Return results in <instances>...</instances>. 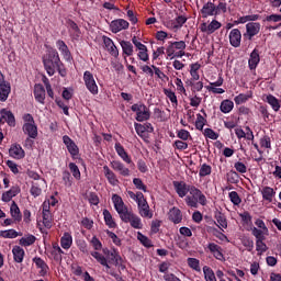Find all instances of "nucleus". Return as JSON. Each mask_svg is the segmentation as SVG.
Segmentation results:
<instances>
[{"label": "nucleus", "instance_id": "obj_1", "mask_svg": "<svg viewBox=\"0 0 281 281\" xmlns=\"http://www.w3.org/2000/svg\"><path fill=\"white\" fill-rule=\"evenodd\" d=\"M112 203L114 204V209L123 223H130L131 227L134 229H142V227H144V224H142V218L137 216V214L133 213V211H128V206L124 204L122 196L113 194Z\"/></svg>", "mask_w": 281, "mask_h": 281}, {"label": "nucleus", "instance_id": "obj_2", "mask_svg": "<svg viewBox=\"0 0 281 281\" xmlns=\"http://www.w3.org/2000/svg\"><path fill=\"white\" fill-rule=\"evenodd\" d=\"M43 65L44 69L46 70V74L48 76H54V74H56V67L63 65V61H60V55L58 54V50H56L55 48H49L43 56Z\"/></svg>", "mask_w": 281, "mask_h": 281}, {"label": "nucleus", "instance_id": "obj_3", "mask_svg": "<svg viewBox=\"0 0 281 281\" xmlns=\"http://www.w3.org/2000/svg\"><path fill=\"white\" fill-rule=\"evenodd\" d=\"M189 194L191 195H187L186 198V203L189 207H199V203L200 205H207V198L196 187L191 186Z\"/></svg>", "mask_w": 281, "mask_h": 281}, {"label": "nucleus", "instance_id": "obj_4", "mask_svg": "<svg viewBox=\"0 0 281 281\" xmlns=\"http://www.w3.org/2000/svg\"><path fill=\"white\" fill-rule=\"evenodd\" d=\"M131 111H133V113H136V122H148V120H150V108L146 106V104L142 102L134 103L131 106Z\"/></svg>", "mask_w": 281, "mask_h": 281}, {"label": "nucleus", "instance_id": "obj_5", "mask_svg": "<svg viewBox=\"0 0 281 281\" xmlns=\"http://www.w3.org/2000/svg\"><path fill=\"white\" fill-rule=\"evenodd\" d=\"M83 82H85L86 89H88V91L92 95H98V93H100L98 83L95 82V78L93 77V74L91 71L86 70L83 72Z\"/></svg>", "mask_w": 281, "mask_h": 281}, {"label": "nucleus", "instance_id": "obj_6", "mask_svg": "<svg viewBox=\"0 0 281 281\" xmlns=\"http://www.w3.org/2000/svg\"><path fill=\"white\" fill-rule=\"evenodd\" d=\"M132 43L136 47V52H138V60H143V63H148L150 60V56L148 55V47L142 44L137 36L132 37Z\"/></svg>", "mask_w": 281, "mask_h": 281}, {"label": "nucleus", "instance_id": "obj_7", "mask_svg": "<svg viewBox=\"0 0 281 281\" xmlns=\"http://www.w3.org/2000/svg\"><path fill=\"white\" fill-rule=\"evenodd\" d=\"M24 135H27L29 138L25 139V144H34L32 139L38 137V126L36 123H24L22 126Z\"/></svg>", "mask_w": 281, "mask_h": 281}, {"label": "nucleus", "instance_id": "obj_8", "mask_svg": "<svg viewBox=\"0 0 281 281\" xmlns=\"http://www.w3.org/2000/svg\"><path fill=\"white\" fill-rule=\"evenodd\" d=\"M204 250L212 254L215 260H220V262H225V255L223 254V247L218 246L216 243H209Z\"/></svg>", "mask_w": 281, "mask_h": 281}, {"label": "nucleus", "instance_id": "obj_9", "mask_svg": "<svg viewBox=\"0 0 281 281\" xmlns=\"http://www.w3.org/2000/svg\"><path fill=\"white\" fill-rule=\"evenodd\" d=\"M260 23L259 22H248L246 24V32L244 33V38L246 41H254V36L260 34Z\"/></svg>", "mask_w": 281, "mask_h": 281}, {"label": "nucleus", "instance_id": "obj_10", "mask_svg": "<svg viewBox=\"0 0 281 281\" xmlns=\"http://www.w3.org/2000/svg\"><path fill=\"white\" fill-rule=\"evenodd\" d=\"M45 186H47V182L43 178L35 177L34 181L32 182L30 193L35 199H36V196H41V194H43V188H45Z\"/></svg>", "mask_w": 281, "mask_h": 281}, {"label": "nucleus", "instance_id": "obj_11", "mask_svg": "<svg viewBox=\"0 0 281 281\" xmlns=\"http://www.w3.org/2000/svg\"><path fill=\"white\" fill-rule=\"evenodd\" d=\"M63 143L65 144L68 153L71 155L72 159H76L80 155V148L76 145V142L71 139L68 135L63 136Z\"/></svg>", "mask_w": 281, "mask_h": 281}, {"label": "nucleus", "instance_id": "obj_12", "mask_svg": "<svg viewBox=\"0 0 281 281\" xmlns=\"http://www.w3.org/2000/svg\"><path fill=\"white\" fill-rule=\"evenodd\" d=\"M103 254H105V258L109 265H114L115 267H120V265H122V256H120L117 249H106L103 250Z\"/></svg>", "mask_w": 281, "mask_h": 281}, {"label": "nucleus", "instance_id": "obj_13", "mask_svg": "<svg viewBox=\"0 0 281 281\" xmlns=\"http://www.w3.org/2000/svg\"><path fill=\"white\" fill-rule=\"evenodd\" d=\"M114 148H115L116 154L119 155V157H121V159L125 164H127V166H130V168L135 167V164L133 162V159L131 158V156L128 155L126 149H124V146L121 143H115Z\"/></svg>", "mask_w": 281, "mask_h": 281}, {"label": "nucleus", "instance_id": "obj_14", "mask_svg": "<svg viewBox=\"0 0 281 281\" xmlns=\"http://www.w3.org/2000/svg\"><path fill=\"white\" fill-rule=\"evenodd\" d=\"M136 203L138 205V214L143 218H153V212H150V205H148V201L144 199V195Z\"/></svg>", "mask_w": 281, "mask_h": 281}, {"label": "nucleus", "instance_id": "obj_15", "mask_svg": "<svg viewBox=\"0 0 281 281\" xmlns=\"http://www.w3.org/2000/svg\"><path fill=\"white\" fill-rule=\"evenodd\" d=\"M221 27H223V24L217 20H212L210 24H207V22H204L200 25L201 32H203L204 34H207L209 36L211 34H214L216 30H221Z\"/></svg>", "mask_w": 281, "mask_h": 281}, {"label": "nucleus", "instance_id": "obj_16", "mask_svg": "<svg viewBox=\"0 0 281 281\" xmlns=\"http://www.w3.org/2000/svg\"><path fill=\"white\" fill-rule=\"evenodd\" d=\"M187 45L184 41L179 42H168V46L166 49L167 56L169 58H172L175 56V53L178 50L183 52L186 49Z\"/></svg>", "mask_w": 281, "mask_h": 281}, {"label": "nucleus", "instance_id": "obj_17", "mask_svg": "<svg viewBox=\"0 0 281 281\" xmlns=\"http://www.w3.org/2000/svg\"><path fill=\"white\" fill-rule=\"evenodd\" d=\"M66 25L68 27V32L72 41H79L82 32L80 31V27L78 26V24L74 22V20L68 19L66 21Z\"/></svg>", "mask_w": 281, "mask_h": 281}, {"label": "nucleus", "instance_id": "obj_18", "mask_svg": "<svg viewBox=\"0 0 281 281\" xmlns=\"http://www.w3.org/2000/svg\"><path fill=\"white\" fill-rule=\"evenodd\" d=\"M128 21L124 19H116L110 23V30L112 34H117V32H122V30H128Z\"/></svg>", "mask_w": 281, "mask_h": 281}, {"label": "nucleus", "instance_id": "obj_19", "mask_svg": "<svg viewBox=\"0 0 281 281\" xmlns=\"http://www.w3.org/2000/svg\"><path fill=\"white\" fill-rule=\"evenodd\" d=\"M228 38L232 47L238 48L240 47V43H243V33L238 29H233L229 32Z\"/></svg>", "mask_w": 281, "mask_h": 281}, {"label": "nucleus", "instance_id": "obj_20", "mask_svg": "<svg viewBox=\"0 0 281 281\" xmlns=\"http://www.w3.org/2000/svg\"><path fill=\"white\" fill-rule=\"evenodd\" d=\"M258 65H260V50H258V48H254L248 59V67L250 71H256Z\"/></svg>", "mask_w": 281, "mask_h": 281}, {"label": "nucleus", "instance_id": "obj_21", "mask_svg": "<svg viewBox=\"0 0 281 281\" xmlns=\"http://www.w3.org/2000/svg\"><path fill=\"white\" fill-rule=\"evenodd\" d=\"M173 188L178 196H180V199H183V196H187L188 192H190V188H192V186H188L183 181H173Z\"/></svg>", "mask_w": 281, "mask_h": 281}, {"label": "nucleus", "instance_id": "obj_22", "mask_svg": "<svg viewBox=\"0 0 281 281\" xmlns=\"http://www.w3.org/2000/svg\"><path fill=\"white\" fill-rule=\"evenodd\" d=\"M202 19L207 16H216V4L214 2H206L201 9Z\"/></svg>", "mask_w": 281, "mask_h": 281}, {"label": "nucleus", "instance_id": "obj_23", "mask_svg": "<svg viewBox=\"0 0 281 281\" xmlns=\"http://www.w3.org/2000/svg\"><path fill=\"white\" fill-rule=\"evenodd\" d=\"M223 82H225V80L223 79V77L220 76L216 81L210 82L211 86H206L205 88L207 89V91H211L212 93L223 94L225 93V89L216 88L223 87Z\"/></svg>", "mask_w": 281, "mask_h": 281}, {"label": "nucleus", "instance_id": "obj_24", "mask_svg": "<svg viewBox=\"0 0 281 281\" xmlns=\"http://www.w3.org/2000/svg\"><path fill=\"white\" fill-rule=\"evenodd\" d=\"M111 168L112 170H115V172H119V175H122V177H128V175H131V170H128V168H126L120 160L111 161Z\"/></svg>", "mask_w": 281, "mask_h": 281}, {"label": "nucleus", "instance_id": "obj_25", "mask_svg": "<svg viewBox=\"0 0 281 281\" xmlns=\"http://www.w3.org/2000/svg\"><path fill=\"white\" fill-rule=\"evenodd\" d=\"M9 155L13 159H23L25 157V150H23L20 144H13L9 149Z\"/></svg>", "mask_w": 281, "mask_h": 281}, {"label": "nucleus", "instance_id": "obj_26", "mask_svg": "<svg viewBox=\"0 0 281 281\" xmlns=\"http://www.w3.org/2000/svg\"><path fill=\"white\" fill-rule=\"evenodd\" d=\"M33 262L35 263L37 269H41L40 270V276L45 278V276L49 271V266L47 265V262H45V260H43V258H41V257L33 258Z\"/></svg>", "mask_w": 281, "mask_h": 281}, {"label": "nucleus", "instance_id": "obj_27", "mask_svg": "<svg viewBox=\"0 0 281 281\" xmlns=\"http://www.w3.org/2000/svg\"><path fill=\"white\" fill-rule=\"evenodd\" d=\"M120 45L122 47V56L126 63V58H128L130 56H133L134 53V48H133V43H131L130 41H121Z\"/></svg>", "mask_w": 281, "mask_h": 281}, {"label": "nucleus", "instance_id": "obj_28", "mask_svg": "<svg viewBox=\"0 0 281 281\" xmlns=\"http://www.w3.org/2000/svg\"><path fill=\"white\" fill-rule=\"evenodd\" d=\"M33 93L36 102L45 104V87L43 85H35Z\"/></svg>", "mask_w": 281, "mask_h": 281}, {"label": "nucleus", "instance_id": "obj_29", "mask_svg": "<svg viewBox=\"0 0 281 281\" xmlns=\"http://www.w3.org/2000/svg\"><path fill=\"white\" fill-rule=\"evenodd\" d=\"M56 47L60 52L61 56H64L65 60H69L71 58V52L69 50V46L63 40H58L56 42Z\"/></svg>", "mask_w": 281, "mask_h": 281}, {"label": "nucleus", "instance_id": "obj_30", "mask_svg": "<svg viewBox=\"0 0 281 281\" xmlns=\"http://www.w3.org/2000/svg\"><path fill=\"white\" fill-rule=\"evenodd\" d=\"M11 91L12 87L10 86V82L3 81L0 83V102H5L10 97Z\"/></svg>", "mask_w": 281, "mask_h": 281}, {"label": "nucleus", "instance_id": "obj_31", "mask_svg": "<svg viewBox=\"0 0 281 281\" xmlns=\"http://www.w3.org/2000/svg\"><path fill=\"white\" fill-rule=\"evenodd\" d=\"M169 221H171V223H175V225H179V223L183 221V215L181 214V210L177 207H172L169 211Z\"/></svg>", "mask_w": 281, "mask_h": 281}, {"label": "nucleus", "instance_id": "obj_32", "mask_svg": "<svg viewBox=\"0 0 281 281\" xmlns=\"http://www.w3.org/2000/svg\"><path fill=\"white\" fill-rule=\"evenodd\" d=\"M12 254L14 262L21 265V262H23V259L25 258V250L21 246H14L12 248Z\"/></svg>", "mask_w": 281, "mask_h": 281}, {"label": "nucleus", "instance_id": "obj_33", "mask_svg": "<svg viewBox=\"0 0 281 281\" xmlns=\"http://www.w3.org/2000/svg\"><path fill=\"white\" fill-rule=\"evenodd\" d=\"M103 218L105 225L109 226L110 229H115V227H117V223H115V220H113V215L106 209L103 210Z\"/></svg>", "mask_w": 281, "mask_h": 281}, {"label": "nucleus", "instance_id": "obj_34", "mask_svg": "<svg viewBox=\"0 0 281 281\" xmlns=\"http://www.w3.org/2000/svg\"><path fill=\"white\" fill-rule=\"evenodd\" d=\"M0 115H4V122H7V124H9L10 126H16V119L14 117L12 111L2 109L0 111Z\"/></svg>", "mask_w": 281, "mask_h": 281}, {"label": "nucleus", "instance_id": "obj_35", "mask_svg": "<svg viewBox=\"0 0 281 281\" xmlns=\"http://www.w3.org/2000/svg\"><path fill=\"white\" fill-rule=\"evenodd\" d=\"M265 102L270 104L271 109L273 111H276V113H278V111H280V108H281L280 100H278V98L273 97V94H268L266 97Z\"/></svg>", "mask_w": 281, "mask_h": 281}, {"label": "nucleus", "instance_id": "obj_36", "mask_svg": "<svg viewBox=\"0 0 281 281\" xmlns=\"http://www.w3.org/2000/svg\"><path fill=\"white\" fill-rule=\"evenodd\" d=\"M90 256H92V258H95L97 262H100L102 267H105L106 271L111 269V266H109V262L106 260V257H104V255L98 251H91Z\"/></svg>", "mask_w": 281, "mask_h": 281}, {"label": "nucleus", "instance_id": "obj_37", "mask_svg": "<svg viewBox=\"0 0 281 281\" xmlns=\"http://www.w3.org/2000/svg\"><path fill=\"white\" fill-rule=\"evenodd\" d=\"M263 201H268V203H273V196H276V191L271 187H265L261 190Z\"/></svg>", "mask_w": 281, "mask_h": 281}, {"label": "nucleus", "instance_id": "obj_38", "mask_svg": "<svg viewBox=\"0 0 281 281\" xmlns=\"http://www.w3.org/2000/svg\"><path fill=\"white\" fill-rule=\"evenodd\" d=\"M60 245L63 249H71V245H74V237L69 233H64L60 238Z\"/></svg>", "mask_w": 281, "mask_h": 281}, {"label": "nucleus", "instance_id": "obj_39", "mask_svg": "<svg viewBox=\"0 0 281 281\" xmlns=\"http://www.w3.org/2000/svg\"><path fill=\"white\" fill-rule=\"evenodd\" d=\"M254 98V93L251 91L245 93H239L237 97L234 98V102L237 105L245 104V102H248Z\"/></svg>", "mask_w": 281, "mask_h": 281}, {"label": "nucleus", "instance_id": "obj_40", "mask_svg": "<svg viewBox=\"0 0 281 281\" xmlns=\"http://www.w3.org/2000/svg\"><path fill=\"white\" fill-rule=\"evenodd\" d=\"M220 111L225 114L232 113V111H234V101L229 99L223 100L220 105Z\"/></svg>", "mask_w": 281, "mask_h": 281}, {"label": "nucleus", "instance_id": "obj_41", "mask_svg": "<svg viewBox=\"0 0 281 281\" xmlns=\"http://www.w3.org/2000/svg\"><path fill=\"white\" fill-rule=\"evenodd\" d=\"M165 95L170 100L172 106H179V100L177 99V94L171 89H164Z\"/></svg>", "mask_w": 281, "mask_h": 281}, {"label": "nucleus", "instance_id": "obj_42", "mask_svg": "<svg viewBox=\"0 0 281 281\" xmlns=\"http://www.w3.org/2000/svg\"><path fill=\"white\" fill-rule=\"evenodd\" d=\"M21 247H30L36 243V236L34 235H27L26 237H22L19 240Z\"/></svg>", "mask_w": 281, "mask_h": 281}, {"label": "nucleus", "instance_id": "obj_43", "mask_svg": "<svg viewBox=\"0 0 281 281\" xmlns=\"http://www.w3.org/2000/svg\"><path fill=\"white\" fill-rule=\"evenodd\" d=\"M10 212H11V216H12V218H14V221H18V222L21 221V218H22L21 210L19 209V205L16 204V202H13L11 204Z\"/></svg>", "mask_w": 281, "mask_h": 281}, {"label": "nucleus", "instance_id": "obj_44", "mask_svg": "<svg viewBox=\"0 0 281 281\" xmlns=\"http://www.w3.org/2000/svg\"><path fill=\"white\" fill-rule=\"evenodd\" d=\"M187 21L188 18H186L184 15L177 16L176 20L172 22L173 30H181V27L186 25Z\"/></svg>", "mask_w": 281, "mask_h": 281}, {"label": "nucleus", "instance_id": "obj_45", "mask_svg": "<svg viewBox=\"0 0 281 281\" xmlns=\"http://www.w3.org/2000/svg\"><path fill=\"white\" fill-rule=\"evenodd\" d=\"M203 273L205 281H216V274H214V270H212V268L204 266Z\"/></svg>", "mask_w": 281, "mask_h": 281}, {"label": "nucleus", "instance_id": "obj_46", "mask_svg": "<svg viewBox=\"0 0 281 281\" xmlns=\"http://www.w3.org/2000/svg\"><path fill=\"white\" fill-rule=\"evenodd\" d=\"M1 238H16L18 236H23L22 233L16 232L15 229H8L0 232Z\"/></svg>", "mask_w": 281, "mask_h": 281}, {"label": "nucleus", "instance_id": "obj_47", "mask_svg": "<svg viewBox=\"0 0 281 281\" xmlns=\"http://www.w3.org/2000/svg\"><path fill=\"white\" fill-rule=\"evenodd\" d=\"M43 214V224L47 229H52V223L54 221V216H52V212H42Z\"/></svg>", "mask_w": 281, "mask_h": 281}, {"label": "nucleus", "instance_id": "obj_48", "mask_svg": "<svg viewBox=\"0 0 281 281\" xmlns=\"http://www.w3.org/2000/svg\"><path fill=\"white\" fill-rule=\"evenodd\" d=\"M188 266L190 269H193V271L201 272V261L196 258H188L187 259Z\"/></svg>", "mask_w": 281, "mask_h": 281}, {"label": "nucleus", "instance_id": "obj_49", "mask_svg": "<svg viewBox=\"0 0 281 281\" xmlns=\"http://www.w3.org/2000/svg\"><path fill=\"white\" fill-rule=\"evenodd\" d=\"M137 239H138L139 243H142V245H143L144 247H146L147 249H150V247H153V240H150V238H148V237L145 236L144 234L138 233Z\"/></svg>", "mask_w": 281, "mask_h": 281}, {"label": "nucleus", "instance_id": "obj_50", "mask_svg": "<svg viewBox=\"0 0 281 281\" xmlns=\"http://www.w3.org/2000/svg\"><path fill=\"white\" fill-rule=\"evenodd\" d=\"M215 218L220 225V227H223V229H227V217L222 212H218L215 214Z\"/></svg>", "mask_w": 281, "mask_h": 281}, {"label": "nucleus", "instance_id": "obj_51", "mask_svg": "<svg viewBox=\"0 0 281 281\" xmlns=\"http://www.w3.org/2000/svg\"><path fill=\"white\" fill-rule=\"evenodd\" d=\"M207 124V120L201 115V113L196 114V120H195V128L198 131H203V127Z\"/></svg>", "mask_w": 281, "mask_h": 281}, {"label": "nucleus", "instance_id": "obj_52", "mask_svg": "<svg viewBox=\"0 0 281 281\" xmlns=\"http://www.w3.org/2000/svg\"><path fill=\"white\" fill-rule=\"evenodd\" d=\"M261 148H267L268 150H271V137L269 135H265L259 140Z\"/></svg>", "mask_w": 281, "mask_h": 281}, {"label": "nucleus", "instance_id": "obj_53", "mask_svg": "<svg viewBox=\"0 0 281 281\" xmlns=\"http://www.w3.org/2000/svg\"><path fill=\"white\" fill-rule=\"evenodd\" d=\"M227 12V2H218L217 5H215V16H218V14H226Z\"/></svg>", "mask_w": 281, "mask_h": 281}, {"label": "nucleus", "instance_id": "obj_54", "mask_svg": "<svg viewBox=\"0 0 281 281\" xmlns=\"http://www.w3.org/2000/svg\"><path fill=\"white\" fill-rule=\"evenodd\" d=\"M251 234L255 236L256 240H265V231L260 228L252 227Z\"/></svg>", "mask_w": 281, "mask_h": 281}, {"label": "nucleus", "instance_id": "obj_55", "mask_svg": "<svg viewBox=\"0 0 281 281\" xmlns=\"http://www.w3.org/2000/svg\"><path fill=\"white\" fill-rule=\"evenodd\" d=\"M241 245L246 247L247 251H254V239L249 237H244L241 239Z\"/></svg>", "mask_w": 281, "mask_h": 281}, {"label": "nucleus", "instance_id": "obj_56", "mask_svg": "<svg viewBox=\"0 0 281 281\" xmlns=\"http://www.w3.org/2000/svg\"><path fill=\"white\" fill-rule=\"evenodd\" d=\"M229 199L233 205H238L239 203H243V200H240V195H238V192L232 191L229 193Z\"/></svg>", "mask_w": 281, "mask_h": 281}, {"label": "nucleus", "instance_id": "obj_57", "mask_svg": "<svg viewBox=\"0 0 281 281\" xmlns=\"http://www.w3.org/2000/svg\"><path fill=\"white\" fill-rule=\"evenodd\" d=\"M256 250L260 254H265V251H267V244H265V239L256 240Z\"/></svg>", "mask_w": 281, "mask_h": 281}, {"label": "nucleus", "instance_id": "obj_58", "mask_svg": "<svg viewBox=\"0 0 281 281\" xmlns=\"http://www.w3.org/2000/svg\"><path fill=\"white\" fill-rule=\"evenodd\" d=\"M134 128H135L138 137H144V133H146V126L144 124L134 123Z\"/></svg>", "mask_w": 281, "mask_h": 281}, {"label": "nucleus", "instance_id": "obj_59", "mask_svg": "<svg viewBox=\"0 0 281 281\" xmlns=\"http://www.w3.org/2000/svg\"><path fill=\"white\" fill-rule=\"evenodd\" d=\"M255 225L259 228L262 229L265 235L268 236L269 235V228L267 227V224H265V221L257 218L255 222Z\"/></svg>", "mask_w": 281, "mask_h": 281}, {"label": "nucleus", "instance_id": "obj_60", "mask_svg": "<svg viewBox=\"0 0 281 281\" xmlns=\"http://www.w3.org/2000/svg\"><path fill=\"white\" fill-rule=\"evenodd\" d=\"M88 201H89L90 205H99L100 198L98 196V194L95 192H90L88 195Z\"/></svg>", "mask_w": 281, "mask_h": 281}, {"label": "nucleus", "instance_id": "obj_61", "mask_svg": "<svg viewBox=\"0 0 281 281\" xmlns=\"http://www.w3.org/2000/svg\"><path fill=\"white\" fill-rule=\"evenodd\" d=\"M90 245H92L94 251H100L102 249V241L95 236L90 240Z\"/></svg>", "mask_w": 281, "mask_h": 281}, {"label": "nucleus", "instance_id": "obj_62", "mask_svg": "<svg viewBox=\"0 0 281 281\" xmlns=\"http://www.w3.org/2000/svg\"><path fill=\"white\" fill-rule=\"evenodd\" d=\"M177 137H179V139H181L182 142H188V139H190L191 135L188 132V130H180L177 133Z\"/></svg>", "mask_w": 281, "mask_h": 281}, {"label": "nucleus", "instance_id": "obj_63", "mask_svg": "<svg viewBox=\"0 0 281 281\" xmlns=\"http://www.w3.org/2000/svg\"><path fill=\"white\" fill-rule=\"evenodd\" d=\"M204 137H209V139H218V134L212 128H205Z\"/></svg>", "mask_w": 281, "mask_h": 281}, {"label": "nucleus", "instance_id": "obj_64", "mask_svg": "<svg viewBox=\"0 0 281 281\" xmlns=\"http://www.w3.org/2000/svg\"><path fill=\"white\" fill-rule=\"evenodd\" d=\"M173 146L177 150H188V143L183 140H175Z\"/></svg>", "mask_w": 281, "mask_h": 281}]
</instances>
